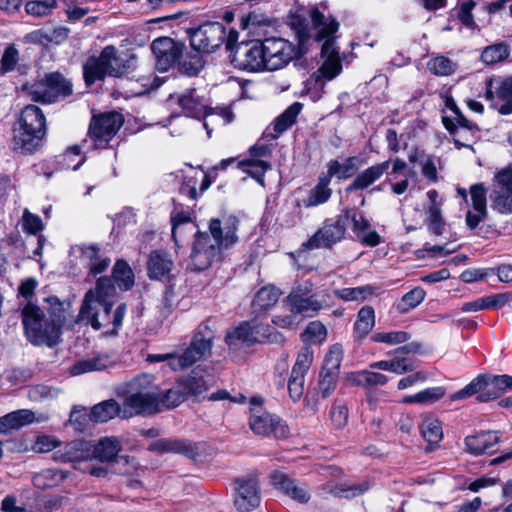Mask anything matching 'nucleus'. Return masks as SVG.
<instances>
[{
    "instance_id": "f257e3e1",
    "label": "nucleus",
    "mask_w": 512,
    "mask_h": 512,
    "mask_svg": "<svg viewBox=\"0 0 512 512\" xmlns=\"http://www.w3.org/2000/svg\"><path fill=\"white\" fill-rule=\"evenodd\" d=\"M115 294L116 290L111 280L107 277L99 278L95 288L86 292L76 321L89 324L95 330L108 328L112 325L107 333L117 334L122 326L127 306L126 304H120L111 316Z\"/></svg>"
},
{
    "instance_id": "f03ea898",
    "label": "nucleus",
    "mask_w": 512,
    "mask_h": 512,
    "mask_svg": "<svg viewBox=\"0 0 512 512\" xmlns=\"http://www.w3.org/2000/svg\"><path fill=\"white\" fill-rule=\"evenodd\" d=\"M238 241L237 221L234 218H212L207 232H197L191 251L190 267L204 271L223 259L224 250Z\"/></svg>"
},
{
    "instance_id": "7ed1b4c3",
    "label": "nucleus",
    "mask_w": 512,
    "mask_h": 512,
    "mask_svg": "<svg viewBox=\"0 0 512 512\" xmlns=\"http://www.w3.org/2000/svg\"><path fill=\"white\" fill-rule=\"evenodd\" d=\"M46 133L45 117L40 108L26 106L19 119V127L14 131V148L24 154L36 151Z\"/></svg>"
},
{
    "instance_id": "20e7f679",
    "label": "nucleus",
    "mask_w": 512,
    "mask_h": 512,
    "mask_svg": "<svg viewBox=\"0 0 512 512\" xmlns=\"http://www.w3.org/2000/svg\"><path fill=\"white\" fill-rule=\"evenodd\" d=\"M22 323L25 336L33 345H56L60 337L55 324L46 317L40 307L27 303L21 310Z\"/></svg>"
},
{
    "instance_id": "39448f33",
    "label": "nucleus",
    "mask_w": 512,
    "mask_h": 512,
    "mask_svg": "<svg viewBox=\"0 0 512 512\" xmlns=\"http://www.w3.org/2000/svg\"><path fill=\"white\" fill-rule=\"evenodd\" d=\"M169 105L178 104L187 117L201 118L204 117L203 126L207 131L208 137H211V125L215 123L217 117H221L223 124H228L233 121L234 114L230 106L217 107L214 113L207 114L206 105L195 96L194 90H188L179 95H171Z\"/></svg>"
},
{
    "instance_id": "423d86ee",
    "label": "nucleus",
    "mask_w": 512,
    "mask_h": 512,
    "mask_svg": "<svg viewBox=\"0 0 512 512\" xmlns=\"http://www.w3.org/2000/svg\"><path fill=\"white\" fill-rule=\"evenodd\" d=\"M313 286L310 280H306L292 287L284 300L291 313L314 317L322 309L330 307L329 294L324 292L312 294Z\"/></svg>"
},
{
    "instance_id": "0eeeda50",
    "label": "nucleus",
    "mask_w": 512,
    "mask_h": 512,
    "mask_svg": "<svg viewBox=\"0 0 512 512\" xmlns=\"http://www.w3.org/2000/svg\"><path fill=\"white\" fill-rule=\"evenodd\" d=\"M214 337V331L207 323L200 325L193 334L189 345L182 351L174 352L171 369L182 371L210 355Z\"/></svg>"
},
{
    "instance_id": "6e6552de",
    "label": "nucleus",
    "mask_w": 512,
    "mask_h": 512,
    "mask_svg": "<svg viewBox=\"0 0 512 512\" xmlns=\"http://www.w3.org/2000/svg\"><path fill=\"white\" fill-rule=\"evenodd\" d=\"M124 72V64L118 50L112 45L103 48L98 57H90L83 66L85 82L88 86L105 76L119 77Z\"/></svg>"
},
{
    "instance_id": "1a4fd4ad",
    "label": "nucleus",
    "mask_w": 512,
    "mask_h": 512,
    "mask_svg": "<svg viewBox=\"0 0 512 512\" xmlns=\"http://www.w3.org/2000/svg\"><path fill=\"white\" fill-rule=\"evenodd\" d=\"M250 404L253 408H251L249 426L255 434L271 436L276 439L288 437L289 428L286 423L278 416L262 410V400L260 398H252Z\"/></svg>"
},
{
    "instance_id": "9d476101",
    "label": "nucleus",
    "mask_w": 512,
    "mask_h": 512,
    "mask_svg": "<svg viewBox=\"0 0 512 512\" xmlns=\"http://www.w3.org/2000/svg\"><path fill=\"white\" fill-rule=\"evenodd\" d=\"M123 124V115L116 111L94 115L89 125V136L95 149H107L109 142L117 135Z\"/></svg>"
},
{
    "instance_id": "9b49d317",
    "label": "nucleus",
    "mask_w": 512,
    "mask_h": 512,
    "mask_svg": "<svg viewBox=\"0 0 512 512\" xmlns=\"http://www.w3.org/2000/svg\"><path fill=\"white\" fill-rule=\"evenodd\" d=\"M489 199L495 213L504 216L512 214V165L494 174Z\"/></svg>"
},
{
    "instance_id": "f8f14e48",
    "label": "nucleus",
    "mask_w": 512,
    "mask_h": 512,
    "mask_svg": "<svg viewBox=\"0 0 512 512\" xmlns=\"http://www.w3.org/2000/svg\"><path fill=\"white\" fill-rule=\"evenodd\" d=\"M71 84L59 73H52L42 81L36 82L29 88L32 100L42 103H52L60 96L71 94Z\"/></svg>"
},
{
    "instance_id": "ddd939ff",
    "label": "nucleus",
    "mask_w": 512,
    "mask_h": 512,
    "mask_svg": "<svg viewBox=\"0 0 512 512\" xmlns=\"http://www.w3.org/2000/svg\"><path fill=\"white\" fill-rule=\"evenodd\" d=\"M189 37L193 49L203 53H211L225 41L226 29L219 22H208L192 30Z\"/></svg>"
},
{
    "instance_id": "4468645a",
    "label": "nucleus",
    "mask_w": 512,
    "mask_h": 512,
    "mask_svg": "<svg viewBox=\"0 0 512 512\" xmlns=\"http://www.w3.org/2000/svg\"><path fill=\"white\" fill-rule=\"evenodd\" d=\"M235 65L246 71L266 70L264 40L241 43L234 49Z\"/></svg>"
},
{
    "instance_id": "2eb2a0df",
    "label": "nucleus",
    "mask_w": 512,
    "mask_h": 512,
    "mask_svg": "<svg viewBox=\"0 0 512 512\" xmlns=\"http://www.w3.org/2000/svg\"><path fill=\"white\" fill-rule=\"evenodd\" d=\"M311 19L317 29L316 40H325L322 45V56L324 59L340 58L335 40L332 35L338 30L339 23L331 16H325L318 9L311 11Z\"/></svg>"
},
{
    "instance_id": "dca6fc26",
    "label": "nucleus",
    "mask_w": 512,
    "mask_h": 512,
    "mask_svg": "<svg viewBox=\"0 0 512 512\" xmlns=\"http://www.w3.org/2000/svg\"><path fill=\"white\" fill-rule=\"evenodd\" d=\"M266 70L276 71L287 66L296 55L295 46L286 39L271 37L264 40Z\"/></svg>"
},
{
    "instance_id": "f3484780",
    "label": "nucleus",
    "mask_w": 512,
    "mask_h": 512,
    "mask_svg": "<svg viewBox=\"0 0 512 512\" xmlns=\"http://www.w3.org/2000/svg\"><path fill=\"white\" fill-rule=\"evenodd\" d=\"M121 444L117 438L104 437L97 442H89V461L127 466L128 456H120Z\"/></svg>"
},
{
    "instance_id": "a211bd4d",
    "label": "nucleus",
    "mask_w": 512,
    "mask_h": 512,
    "mask_svg": "<svg viewBox=\"0 0 512 512\" xmlns=\"http://www.w3.org/2000/svg\"><path fill=\"white\" fill-rule=\"evenodd\" d=\"M346 216H337L332 223H325L308 241L302 244L307 250L330 248L345 235Z\"/></svg>"
},
{
    "instance_id": "6ab92c4d",
    "label": "nucleus",
    "mask_w": 512,
    "mask_h": 512,
    "mask_svg": "<svg viewBox=\"0 0 512 512\" xmlns=\"http://www.w3.org/2000/svg\"><path fill=\"white\" fill-rule=\"evenodd\" d=\"M259 484L255 478L235 481V506L240 512H249L260 505Z\"/></svg>"
},
{
    "instance_id": "aec40b11",
    "label": "nucleus",
    "mask_w": 512,
    "mask_h": 512,
    "mask_svg": "<svg viewBox=\"0 0 512 512\" xmlns=\"http://www.w3.org/2000/svg\"><path fill=\"white\" fill-rule=\"evenodd\" d=\"M151 50L156 59L158 69L167 71L179 59L182 53V45L170 37H161L152 42Z\"/></svg>"
},
{
    "instance_id": "412c9836",
    "label": "nucleus",
    "mask_w": 512,
    "mask_h": 512,
    "mask_svg": "<svg viewBox=\"0 0 512 512\" xmlns=\"http://www.w3.org/2000/svg\"><path fill=\"white\" fill-rule=\"evenodd\" d=\"M269 327L260 324L243 322L238 327L229 331L226 335V343L230 348L236 347L238 342L251 345L269 338Z\"/></svg>"
},
{
    "instance_id": "4be33fe9",
    "label": "nucleus",
    "mask_w": 512,
    "mask_h": 512,
    "mask_svg": "<svg viewBox=\"0 0 512 512\" xmlns=\"http://www.w3.org/2000/svg\"><path fill=\"white\" fill-rule=\"evenodd\" d=\"M174 262L170 254L163 250L152 251L147 260V275L151 280L170 282L174 279Z\"/></svg>"
},
{
    "instance_id": "5701e85b",
    "label": "nucleus",
    "mask_w": 512,
    "mask_h": 512,
    "mask_svg": "<svg viewBox=\"0 0 512 512\" xmlns=\"http://www.w3.org/2000/svg\"><path fill=\"white\" fill-rule=\"evenodd\" d=\"M271 483L277 490L299 503H307L310 500L311 494L307 486L283 472L272 473Z\"/></svg>"
},
{
    "instance_id": "b1692460",
    "label": "nucleus",
    "mask_w": 512,
    "mask_h": 512,
    "mask_svg": "<svg viewBox=\"0 0 512 512\" xmlns=\"http://www.w3.org/2000/svg\"><path fill=\"white\" fill-rule=\"evenodd\" d=\"M122 402V418H130L144 413L158 411L159 398L148 394H124Z\"/></svg>"
},
{
    "instance_id": "393cba45",
    "label": "nucleus",
    "mask_w": 512,
    "mask_h": 512,
    "mask_svg": "<svg viewBox=\"0 0 512 512\" xmlns=\"http://www.w3.org/2000/svg\"><path fill=\"white\" fill-rule=\"evenodd\" d=\"M487 97L493 98L494 106L502 115L512 114V77L498 78L489 82Z\"/></svg>"
},
{
    "instance_id": "a878e982",
    "label": "nucleus",
    "mask_w": 512,
    "mask_h": 512,
    "mask_svg": "<svg viewBox=\"0 0 512 512\" xmlns=\"http://www.w3.org/2000/svg\"><path fill=\"white\" fill-rule=\"evenodd\" d=\"M499 441L497 432L482 431L465 438V450L474 456L489 454L493 452Z\"/></svg>"
},
{
    "instance_id": "bb28decb",
    "label": "nucleus",
    "mask_w": 512,
    "mask_h": 512,
    "mask_svg": "<svg viewBox=\"0 0 512 512\" xmlns=\"http://www.w3.org/2000/svg\"><path fill=\"white\" fill-rule=\"evenodd\" d=\"M204 373V369L197 366L187 376L178 378L188 398L193 397L194 399H199L209 389L210 383L205 378Z\"/></svg>"
},
{
    "instance_id": "cd10ccee",
    "label": "nucleus",
    "mask_w": 512,
    "mask_h": 512,
    "mask_svg": "<svg viewBox=\"0 0 512 512\" xmlns=\"http://www.w3.org/2000/svg\"><path fill=\"white\" fill-rule=\"evenodd\" d=\"M512 390V377L508 375L486 376L485 391L477 396V401L488 402Z\"/></svg>"
},
{
    "instance_id": "c85d7f7f",
    "label": "nucleus",
    "mask_w": 512,
    "mask_h": 512,
    "mask_svg": "<svg viewBox=\"0 0 512 512\" xmlns=\"http://www.w3.org/2000/svg\"><path fill=\"white\" fill-rule=\"evenodd\" d=\"M54 459L61 462L89 461V441H72L54 453Z\"/></svg>"
},
{
    "instance_id": "c756f323",
    "label": "nucleus",
    "mask_w": 512,
    "mask_h": 512,
    "mask_svg": "<svg viewBox=\"0 0 512 512\" xmlns=\"http://www.w3.org/2000/svg\"><path fill=\"white\" fill-rule=\"evenodd\" d=\"M35 421V414L29 409H19L0 417V434H8Z\"/></svg>"
},
{
    "instance_id": "7c9ffc66",
    "label": "nucleus",
    "mask_w": 512,
    "mask_h": 512,
    "mask_svg": "<svg viewBox=\"0 0 512 512\" xmlns=\"http://www.w3.org/2000/svg\"><path fill=\"white\" fill-rule=\"evenodd\" d=\"M190 172H193L194 174L190 177L191 180H193V184L191 185H185L181 188V192L183 194H186L189 196L190 199L195 200L198 196L196 184L197 182H200V190L201 192L207 190L209 186L211 185L213 179L215 178V172L205 171L201 165H198L196 168H194L191 164H188Z\"/></svg>"
},
{
    "instance_id": "2f4dec72",
    "label": "nucleus",
    "mask_w": 512,
    "mask_h": 512,
    "mask_svg": "<svg viewBox=\"0 0 512 512\" xmlns=\"http://www.w3.org/2000/svg\"><path fill=\"white\" fill-rule=\"evenodd\" d=\"M81 259L93 275L102 273L110 264V258L100 253L96 245L83 246L81 248Z\"/></svg>"
},
{
    "instance_id": "473e14b6",
    "label": "nucleus",
    "mask_w": 512,
    "mask_h": 512,
    "mask_svg": "<svg viewBox=\"0 0 512 512\" xmlns=\"http://www.w3.org/2000/svg\"><path fill=\"white\" fill-rule=\"evenodd\" d=\"M281 292L274 286L262 287L255 295L252 301V313L257 317L265 313L268 309L274 306Z\"/></svg>"
},
{
    "instance_id": "72a5a7b5",
    "label": "nucleus",
    "mask_w": 512,
    "mask_h": 512,
    "mask_svg": "<svg viewBox=\"0 0 512 512\" xmlns=\"http://www.w3.org/2000/svg\"><path fill=\"white\" fill-rule=\"evenodd\" d=\"M123 394H148L160 398V391L149 374L138 375L123 387Z\"/></svg>"
},
{
    "instance_id": "f704fd0d",
    "label": "nucleus",
    "mask_w": 512,
    "mask_h": 512,
    "mask_svg": "<svg viewBox=\"0 0 512 512\" xmlns=\"http://www.w3.org/2000/svg\"><path fill=\"white\" fill-rule=\"evenodd\" d=\"M270 26L272 20L260 11H251L240 18V27L252 36L261 35Z\"/></svg>"
},
{
    "instance_id": "c9c22d12",
    "label": "nucleus",
    "mask_w": 512,
    "mask_h": 512,
    "mask_svg": "<svg viewBox=\"0 0 512 512\" xmlns=\"http://www.w3.org/2000/svg\"><path fill=\"white\" fill-rule=\"evenodd\" d=\"M149 450L160 453H180L189 457L194 454V447L190 442L178 439H159L150 444Z\"/></svg>"
},
{
    "instance_id": "e433bc0d",
    "label": "nucleus",
    "mask_w": 512,
    "mask_h": 512,
    "mask_svg": "<svg viewBox=\"0 0 512 512\" xmlns=\"http://www.w3.org/2000/svg\"><path fill=\"white\" fill-rule=\"evenodd\" d=\"M302 110V104L294 102L291 104L281 115H279L274 123V133L267 132V136L271 138H277L281 133L290 128L296 121L298 115Z\"/></svg>"
},
{
    "instance_id": "4c0bfd02",
    "label": "nucleus",
    "mask_w": 512,
    "mask_h": 512,
    "mask_svg": "<svg viewBox=\"0 0 512 512\" xmlns=\"http://www.w3.org/2000/svg\"><path fill=\"white\" fill-rule=\"evenodd\" d=\"M329 183V175L321 174L318 184L310 190L308 196L303 200L304 207L318 206L328 201L332 194V190L328 187Z\"/></svg>"
},
{
    "instance_id": "58836bf2",
    "label": "nucleus",
    "mask_w": 512,
    "mask_h": 512,
    "mask_svg": "<svg viewBox=\"0 0 512 512\" xmlns=\"http://www.w3.org/2000/svg\"><path fill=\"white\" fill-rule=\"evenodd\" d=\"M122 405L120 406L115 400L110 399L96 404L92 407L89 418L93 422H107L116 415L122 417Z\"/></svg>"
},
{
    "instance_id": "ea45409f",
    "label": "nucleus",
    "mask_w": 512,
    "mask_h": 512,
    "mask_svg": "<svg viewBox=\"0 0 512 512\" xmlns=\"http://www.w3.org/2000/svg\"><path fill=\"white\" fill-rule=\"evenodd\" d=\"M445 106L452 112V116L443 117V123L450 132L456 133L459 128L472 129V124L464 117L457 107L454 99L450 96L445 98Z\"/></svg>"
},
{
    "instance_id": "a19ab883",
    "label": "nucleus",
    "mask_w": 512,
    "mask_h": 512,
    "mask_svg": "<svg viewBox=\"0 0 512 512\" xmlns=\"http://www.w3.org/2000/svg\"><path fill=\"white\" fill-rule=\"evenodd\" d=\"M375 326V313L371 306H363L357 314L354 333L359 339L365 338Z\"/></svg>"
},
{
    "instance_id": "79ce46f5",
    "label": "nucleus",
    "mask_w": 512,
    "mask_h": 512,
    "mask_svg": "<svg viewBox=\"0 0 512 512\" xmlns=\"http://www.w3.org/2000/svg\"><path fill=\"white\" fill-rule=\"evenodd\" d=\"M47 302L49 304V320H51V324H55V328H57V334L61 336V328L66 322L68 307L69 304L65 302H61L57 297L51 296L47 298Z\"/></svg>"
},
{
    "instance_id": "37998d69",
    "label": "nucleus",
    "mask_w": 512,
    "mask_h": 512,
    "mask_svg": "<svg viewBox=\"0 0 512 512\" xmlns=\"http://www.w3.org/2000/svg\"><path fill=\"white\" fill-rule=\"evenodd\" d=\"M420 431L430 445H437L443 438L441 422L433 416H427L422 420Z\"/></svg>"
},
{
    "instance_id": "c03bdc74",
    "label": "nucleus",
    "mask_w": 512,
    "mask_h": 512,
    "mask_svg": "<svg viewBox=\"0 0 512 512\" xmlns=\"http://www.w3.org/2000/svg\"><path fill=\"white\" fill-rule=\"evenodd\" d=\"M446 391L445 388L441 386L437 387H431L427 388L425 390H422L414 395L405 396L402 400L403 403L406 404H412V403H419V404H432L439 399H441L445 395Z\"/></svg>"
},
{
    "instance_id": "a18cd8bd",
    "label": "nucleus",
    "mask_w": 512,
    "mask_h": 512,
    "mask_svg": "<svg viewBox=\"0 0 512 512\" xmlns=\"http://www.w3.org/2000/svg\"><path fill=\"white\" fill-rule=\"evenodd\" d=\"M510 54L509 46L503 42L485 47L481 53V61L486 65H494L504 61Z\"/></svg>"
},
{
    "instance_id": "49530a36",
    "label": "nucleus",
    "mask_w": 512,
    "mask_h": 512,
    "mask_svg": "<svg viewBox=\"0 0 512 512\" xmlns=\"http://www.w3.org/2000/svg\"><path fill=\"white\" fill-rule=\"evenodd\" d=\"M112 276L121 290H129L134 285V273L130 266L123 260L115 263Z\"/></svg>"
},
{
    "instance_id": "de8ad7c7",
    "label": "nucleus",
    "mask_w": 512,
    "mask_h": 512,
    "mask_svg": "<svg viewBox=\"0 0 512 512\" xmlns=\"http://www.w3.org/2000/svg\"><path fill=\"white\" fill-rule=\"evenodd\" d=\"M106 367L107 358L102 356H95L77 361L73 366L70 367V373L73 376H77L92 371H101Z\"/></svg>"
},
{
    "instance_id": "09e8293b",
    "label": "nucleus",
    "mask_w": 512,
    "mask_h": 512,
    "mask_svg": "<svg viewBox=\"0 0 512 512\" xmlns=\"http://www.w3.org/2000/svg\"><path fill=\"white\" fill-rule=\"evenodd\" d=\"M342 70L340 58L324 59L320 68L314 72L313 78L316 82L330 81L334 79Z\"/></svg>"
},
{
    "instance_id": "8fccbe9b",
    "label": "nucleus",
    "mask_w": 512,
    "mask_h": 512,
    "mask_svg": "<svg viewBox=\"0 0 512 512\" xmlns=\"http://www.w3.org/2000/svg\"><path fill=\"white\" fill-rule=\"evenodd\" d=\"M387 167V163H382L368 168L354 179L351 189H364L368 187L383 174Z\"/></svg>"
},
{
    "instance_id": "3c124183",
    "label": "nucleus",
    "mask_w": 512,
    "mask_h": 512,
    "mask_svg": "<svg viewBox=\"0 0 512 512\" xmlns=\"http://www.w3.org/2000/svg\"><path fill=\"white\" fill-rule=\"evenodd\" d=\"M87 462L88 463L82 470L97 478H106L109 473L129 474L131 472L128 468H117L116 465L113 464L101 462L94 463V461Z\"/></svg>"
},
{
    "instance_id": "603ef678",
    "label": "nucleus",
    "mask_w": 512,
    "mask_h": 512,
    "mask_svg": "<svg viewBox=\"0 0 512 512\" xmlns=\"http://www.w3.org/2000/svg\"><path fill=\"white\" fill-rule=\"evenodd\" d=\"M188 396L179 383V379L176 381V385L167 390L164 394L160 393L159 404H162L166 408H173L183 403Z\"/></svg>"
},
{
    "instance_id": "864d4df0",
    "label": "nucleus",
    "mask_w": 512,
    "mask_h": 512,
    "mask_svg": "<svg viewBox=\"0 0 512 512\" xmlns=\"http://www.w3.org/2000/svg\"><path fill=\"white\" fill-rule=\"evenodd\" d=\"M425 296V291L420 287H416L403 295L397 304V310L400 313H406L420 305L424 301Z\"/></svg>"
},
{
    "instance_id": "5fc2aeb1",
    "label": "nucleus",
    "mask_w": 512,
    "mask_h": 512,
    "mask_svg": "<svg viewBox=\"0 0 512 512\" xmlns=\"http://www.w3.org/2000/svg\"><path fill=\"white\" fill-rule=\"evenodd\" d=\"M373 293L374 289L369 285L334 290V294L344 301H363L373 295Z\"/></svg>"
},
{
    "instance_id": "6e6d98bb",
    "label": "nucleus",
    "mask_w": 512,
    "mask_h": 512,
    "mask_svg": "<svg viewBox=\"0 0 512 512\" xmlns=\"http://www.w3.org/2000/svg\"><path fill=\"white\" fill-rule=\"evenodd\" d=\"M323 489L328 493L338 497H355L364 493L368 486L366 484L349 486L347 484L334 485L332 483H326Z\"/></svg>"
},
{
    "instance_id": "4d7b16f0",
    "label": "nucleus",
    "mask_w": 512,
    "mask_h": 512,
    "mask_svg": "<svg viewBox=\"0 0 512 512\" xmlns=\"http://www.w3.org/2000/svg\"><path fill=\"white\" fill-rule=\"evenodd\" d=\"M427 68L434 75L448 76L455 72L456 64L445 56H435L427 62Z\"/></svg>"
},
{
    "instance_id": "13d9d810",
    "label": "nucleus",
    "mask_w": 512,
    "mask_h": 512,
    "mask_svg": "<svg viewBox=\"0 0 512 512\" xmlns=\"http://www.w3.org/2000/svg\"><path fill=\"white\" fill-rule=\"evenodd\" d=\"M171 223L172 237L176 244L178 243V237H181L185 232L186 226H191V230L195 227L191 221L190 213L185 211L174 212L171 216Z\"/></svg>"
},
{
    "instance_id": "bf43d9fd",
    "label": "nucleus",
    "mask_w": 512,
    "mask_h": 512,
    "mask_svg": "<svg viewBox=\"0 0 512 512\" xmlns=\"http://www.w3.org/2000/svg\"><path fill=\"white\" fill-rule=\"evenodd\" d=\"M485 384H486V376H478L475 379H473L468 385H466L463 389L452 394L450 396V399L452 401H457V400L471 397L475 394L484 393Z\"/></svg>"
},
{
    "instance_id": "052dcab7",
    "label": "nucleus",
    "mask_w": 512,
    "mask_h": 512,
    "mask_svg": "<svg viewBox=\"0 0 512 512\" xmlns=\"http://www.w3.org/2000/svg\"><path fill=\"white\" fill-rule=\"evenodd\" d=\"M304 342L322 343L327 338V329L320 321L310 322L301 334Z\"/></svg>"
},
{
    "instance_id": "680f3d73",
    "label": "nucleus",
    "mask_w": 512,
    "mask_h": 512,
    "mask_svg": "<svg viewBox=\"0 0 512 512\" xmlns=\"http://www.w3.org/2000/svg\"><path fill=\"white\" fill-rule=\"evenodd\" d=\"M314 359V352L309 346H304L297 354L295 364L292 367V373L306 375Z\"/></svg>"
},
{
    "instance_id": "e2e57ef3",
    "label": "nucleus",
    "mask_w": 512,
    "mask_h": 512,
    "mask_svg": "<svg viewBox=\"0 0 512 512\" xmlns=\"http://www.w3.org/2000/svg\"><path fill=\"white\" fill-rule=\"evenodd\" d=\"M314 359V352L309 346H304L297 354L295 364L292 367V373L306 375Z\"/></svg>"
},
{
    "instance_id": "0e129e2a",
    "label": "nucleus",
    "mask_w": 512,
    "mask_h": 512,
    "mask_svg": "<svg viewBox=\"0 0 512 512\" xmlns=\"http://www.w3.org/2000/svg\"><path fill=\"white\" fill-rule=\"evenodd\" d=\"M237 168L264 185V174L269 168L267 162H237Z\"/></svg>"
},
{
    "instance_id": "69168bd1",
    "label": "nucleus",
    "mask_w": 512,
    "mask_h": 512,
    "mask_svg": "<svg viewBox=\"0 0 512 512\" xmlns=\"http://www.w3.org/2000/svg\"><path fill=\"white\" fill-rule=\"evenodd\" d=\"M409 339L410 335L405 331L376 332L371 336L372 341L388 345L403 344Z\"/></svg>"
},
{
    "instance_id": "338daca9",
    "label": "nucleus",
    "mask_w": 512,
    "mask_h": 512,
    "mask_svg": "<svg viewBox=\"0 0 512 512\" xmlns=\"http://www.w3.org/2000/svg\"><path fill=\"white\" fill-rule=\"evenodd\" d=\"M343 356V347L340 344H334L327 352L323 367L321 370L330 371L339 374V368Z\"/></svg>"
},
{
    "instance_id": "774afa93",
    "label": "nucleus",
    "mask_w": 512,
    "mask_h": 512,
    "mask_svg": "<svg viewBox=\"0 0 512 512\" xmlns=\"http://www.w3.org/2000/svg\"><path fill=\"white\" fill-rule=\"evenodd\" d=\"M21 226L22 230L30 235H37L45 227L42 219L38 215L31 213L27 208L23 211Z\"/></svg>"
}]
</instances>
